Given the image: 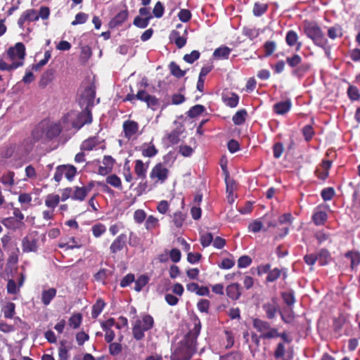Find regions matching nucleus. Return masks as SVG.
Masks as SVG:
<instances>
[{
    "instance_id": "nucleus-1",
    "label": "nucleus",
    "mask_w": 360,
    "mask_h": 360,
    "mask_svg": "<svg viewBox=\"0 0 360 360\" xmlns=\"http://www.w3.org/2000/svg\"><path fill=\"white\" fill-rule=\"evenodd\" d=\"M193 327L179 342L177 347L171 356V360H190L197 351V339L201 330V321L196 315L192 318Z\"/></svg>"
},
{
    "instance_id": "nucleus-2",
    "label": "nucleus",
    "mask_w": 360,
    "mask_h": 360,
    "mask_svg": "<svg viewBox=\"0 0 360 360\" xmlns=\"http://www.w3.org/2000/svg\"><path fill=\"white\" fill-rule=\"evenodd\" d=\"M91 110L84 109L81 112L70 110L61 117V122L68 130L70 128L80 129L85 124L92 122Z\"/></svg>"
},
{
    "instance_id": "nucleus-3",
    "label": "nucleus",
    "mask_w": 360,
    "mask_h": 360,
    "mask_svg": "<svg viewBox=\"0 0 360 360\" xmlns=\"http://www.w3.org/2000/svg\"><path fill=\"white\" fill-rule=\"evenodd\" d=\"M304 32L316 46L325 50L329 49L328 41L316 22H306L304 25Z\"/></svg>"
},
{
    "instance_id": "nucleus-4",
    "label": "nucleus",
    "mask_w": 360,
    "mask_h": 360,
    "mask_svg": "<svg viewBox=\"0 0 360 360\" xmlns=\"http://www.w3.org/2000/svg\"><path fill=\"white\" fill-rule=\"evenodd\" d=\"M169 171L162 162L157 163L151 169L149 177L154 184H164L169 177Z\"/></svg>"
},
{
    "instance_id": "nucleus-5",
    "label": "nucleus",
    "mask_w": 360,
    "mask_h": 360,
    "mask_svg": "<svg viewBox=\"0 0 360 360\" xmlns=\"http://www.w3.org/2000/svg\"><path fill=\"white\" fill-rule=\"evenodd\" d=\"M77 173V168L72 165H58L56 168L53 179L59 183L64 175L69 181H72Z\"/></svg>"
},
{
    "instance_id": "nucleus-6",
    "label": "nucleus",
    "mask_w": 360,
    "mask_h": 360,
    "mask_svg": "<svg viewBox=\"0 0 360 360\" xmlns=\"http://www.w3.org/2000/svg\"><path fill=\"white\" fill-rule=\"evenodd\" d=\"M286 63L290 68H295L292 71V74L296 76L303 75L304 72H307L310 68L308 64L301 65L302 58L298 54H294L292 56L287 57Z\"/></svg>"
},
{
    "instance_id": "nucleus-7",
    "label": "nucleus",
    "mask_w": 360,
    "mask_h": 360,
    "mask_svg": "<svg viewBox=\"0 0 360 360\" xmlns=\"http://www.w3.org/2000/svg\"><path fill=\"white\" fill-rule=\"evenodd\" d=\"M127 248V236L126 233H120L113 239L109 247V253L112 257H115L118 253Z\"/></svg>"
},
{
    "instance_id": "nucleus-8",
    "label": "nucleus",
    "mask_w": 360,
    "mask_h": 360,
    "mask_svg": "<svg viewBox=\"0 0 360 360\" xmlns=\"http://www.w3.org/2000/svg\"><path fill=\"white\" fill-rule=\"evenodd\" d=\"M252 326L262 335L263 340H271V337H269V335L276 329L271 327L269 322L258 318L252 320Z\"/></svg>"
},
{
    "instance_id": "nucleus-9",
    "label": "nucleus",
    "mask_w": 360,
    "mask_h": 360,
    "mask_svg": "<svg viewBox=\"0 0 360 360\" xmlns=\"http://www.w3.org/2000/svg\"><path fill=\"white\" fill-rule=\"evenodd\" d=\"M37 233H32L25 236L22 240V249L24 252H36L39 248Z\"/></svg>"
},
{
    "instance_id": "nucleus-10",
    "label": "nucleus",
    "mask_w": 360,
    "mask_h": 360,
    "mask_svg": "<svg viewBox=\"0 0 360 360\" xmlns=\"http://www.w3.org/2000/svg\"><path fill=\"white\" fill-rule=\"evenodd\" d=\"M96 97V86L94 84H91L90 86L85 88L80 101V105H85L84 109H88L89 110H91V108L94 105V99Z\"/></svg>"
},
{
    "instance_id": "nucleus-11",
    "label": "nucleus",
    "mask_w": 360,
    "mask_h": 360,
    "mask_svg": "<svg viewBox=\"0 0 360 360\" xmlns=\"http://www.w3.org/2000/svg\"><path fill=\"white\" fill-rule=\"evenodd\" d=\"M26 278V275L25 272L21 271L19 274V277L16 282L14 281L13 278H9L5 279L7 281L6 290L8 294L10 295H17L20 292V288L24 285L25 281Z\"/></svg>"
},
{
    "instance_id": "nucleus-12",
    "label": "nucleus",
    "mask_w": 360,
    "mask_h": 360,
    "mask_svg": "<svg viewBox=\"0 0 360 360\" xmlns=\"http://www.w3.org/2000/svg\"><path fill=\"white\" fill-rule=\"evenodd\" d=\"M136 99L145 102L148 108L156 110L159 107V100L145 90H140L136 94Z\"/></svg>"
},
{
    "instance_id": "nucleus-13",
    "label": "nucleus",
    "mask_w": 360,
    "mask_h": 360,
    "mask_svg": "<svg viewBox=\"0 0 360 360\" xmlns=\"http://www.w3.org/2000/svg\"><path fill=\"white\" fill-rule=\"evenodd\" d=\"M7 55L12 60L19 59L22 61L25 56V46L23 43L18 42L14 46L10 47L7 51Z\"/></svg>"
},
{
    "instance_id": "nucleus-14",
    "label": "nucleus",
    "mask_w": 360,
    "mask_h": 360,
    "mask_svg": "<svg viewBox=\"0 0 360 360\" xmlns=\"http://www.w3.org/2000/svg\"><path fill=\"white\" fill-rule=\"evenodd\" d=\"M46 141L58 137L63 131L60 122L45 123Z\"/></svg>"
},
{
    "instance_id": "nucleus-15",
    "label": "nucleus",
    "mask_w": 360,
    "mask_h": 360,
    "mask_svg": "<svg viewBox=\"0 0 360 360\" xmlns=\"http://www.w3.org/2000/svg\"><path fill=\"white\" fill-rule=\"evenodd\" d=\"M188 32L186 29L184 30V34L181 35L179 31L173 30L169 34V39L174 43L178 49L183 48L187 41Z\"/></svg>"
},
{
    "instance_id": "nucleus-16",
    "label": "nucleus",
    "mask_w": 360,
    "mask_h": 360,
    "mask_svg": "<svg viewBox=\"0 0 360 360\" xmlns=\"http://www.w3.org/2000/svg\"><path fill=\"white\" fill-rule=\"evenodd\" d=\"M38 20L37 11L34 8H30L25 11L18 20V25L20 27H23L26 22H32Z\"/></svg>"
},
{
    "instance_id": "nucleus-17",
    "label": "nucleus",
    "mask_w": 360,
    "mask_h": 360,
    "mask_svg": "<svg viewBox=\"0 0 360 360\" xmlns=\"http://www.w3.org/2000/svg\"><path fill=\"white\" fill-rule=\"evenodd\" d=\"M122 128L124 137L129 140L138 132L139 125L136 121L127 120L123 122Z\"/></svg>"
},
{
    "instance_id": "nucleus-18",
    "label": "nucleus",
    "mask_w": 360,
    "mask_h": 360,
    "mask_svg": "<svg viewBox=\"0 0 360 360\" xmlns=\"http://www.w3.org/2000/svg\"><path fill=\"white\" fill-rule=\"evenodd\" d=\"M262 309L265 311L268 319H274L278 310L277 298L276 297H272L270 302H267L262 305Z\"/></svg>"
},
{
    "instance_id": "nucleus-19",
    "label": "nucleus",
    "mask_w": 360,
    "mask_h": 360,
    "mask_svg": "<svg viewBox=\"0 0 360 360\" xmlns=\"http://www.w3.org/2000/svg\"><path fill=\"white\" fill-rule=\"evenodd\" d=\"M292 108V102L290 99L282 101L275 103L273 105V111L280 115H283L288 112Z\"/></svg>"
},
{
    "instance_id": "nucleus-20",
    "label": "nucleus",
    "mask_w": 360,
    "mask_h": 360,
    "mask_svg": "<svg viewBox=\"0 0 360 360\" xmlns=\"http://www.w3.org/2000/svg\"><path fill=\"white\" fill-rule=\"evenodd\" d=\"M226 292L229 298L236 301L238 300L242 295V288L238 283H233L226 287Z\"/></svg>"
},
{
    "instance_id": "nucleus-21",
    "label": "nucleus",
    "mask_w": 360,
    "mask_h": 360,
    "mask_svg": "<svg viewBox=\"0 0 360 360\" xmlns=\"http://www.w3.org/2000/svg\"><path fill=\"white\" fill-rule=\"evenodd\" d=\"M134 163V172L137 178L144 180L146 178L149 162L145 164L141 160H136Z\"/></svg>"
},
{
    "instance_id": "nucleus-22",
    "label": "nucleus",
    "mask_w": 360,
    "mask_h": 360,
    "mask_svg": "<svg viewBox=\"0 0 360 360\" xmlns=\"http://www.w3.org/2000/svg\"><path fill=\"white\" fill-rule=\"evenodd\" d=\"M128 11L123 10L120 11L109 22V27L110 29L115 28L121 25L128 18Z\"/></svg>"
},
{
    "instance_id": "nucleus-23",
    "label": "nucleus",
    "mask_w": 360,
    "mask_h": 360,
    "mask_svg": "<svg viewBox=\"0 0 360 360\" xmlns=\"http://www.w3.org/2000/svg\"><path fill=\"white\" fill-rule=\"evenodd\" d=\"M186 289L191 292H195L200 296H207L210 294V290L207 287L200 286L196 283H189L186 285Z\"/></svg>"
},
{
    "instance_id": "nucleus-24",
    "label": "nucleus",
    "mask_w": 360,
    "mask_h": 360,
    "mask_svg": "<svg viewBox=\"0 0 360 360\" xmlns=\"http://www.w3.org/2000/svg\"><path fill=\"white\" fill-rule=\"evenodd\" d=\"M281 276H283V279H285L287 277L286 272L284 271L282 269L277 267L273 269H270L266 278V283H274L277 281Z\"/></svg>"
},
{
    "instance_id": "nucleus-25",
    "label": "nucleus",
    "mask_w": 360,
    "mask_h": 360,
    "mask_svg": "<svg viewBox=\"0 0 360 360\" xmlns=\"http://www.w3.org/2000/svg\"><path fill=\"white\" fill-rule=\"evenodd\" d=\"M286 44L289 46H293L296 45V51H298L302 47V43L298 41V35L294 30H289L285 36Z\"/></svg>"
},
{
    "instance_id": "nucleus-26",
    "label": "nucleus",
    "mask_w": 360,
    "mask_h": 360,
    "mask_svg": "<svg viewBox=\"0 0 360 360\" xmlns=\"http://www.w3.org/2000/svg\"><path fill=\"white\" fill-rule=\"evenodd\" d=\"M18 266L6 264V266L3 269V266H0V277L3 279L13 278L14 274L18 272Z\"/></svg>"
},
{
    "instance_id": "nucleus-27",
    "label": "nucleus",
    "mask_w": 360,
    "mask_h": 360,
    "mask_svg": "<svg viewBox=\"0 0 360 360\" xmlns=\"http://www.w3.org/2000/svg\"><path fill=\"white\" fill-rule=\"evenodd\" d=\"M32 137L34 141L35 142H37L41 140L46 141L45 123H40L32 130Z\"/></svg>"
},
{
    "instance_id": "nucleus-28",
    "label": "nucleus",
    "mask_w": 360,
    "mask_h": 360,
    "mask_svg": "<svg viewBox=\"0 0 360 360\" xmlns=\"http://www.w3.org/2000/svg\"><path fill=\"white\" fill-rule=\"evenodd\" d=\"M319 209V207H317L312 215V221L316 226L323 225L328 219L327 213Z\"/></svg>"
},
{
    "instance_id": "nucleus-29",
    "label": "nucleus",
    "mask_w": 360,
    "mask_h": 360,
    "mask_svg": "<svg viewBox=\"0 0 360 360\" xmlns=\"http://www.w3.org/2000/svg\"><path fill=\"white\" fill-rule=\"evenodd\" d=\"M57 290L54 288L43 290L41 292V302L44 305H49L53 299L56 296Z\"/></svg>"
},
{
    "instance_id": "nucleus-30",
    "label": "nucleus",
    "mask_w": 360,
    "mask_h": 360,
    "mask_svg": "<svg viewBox=\"0 0 360 360\" xmlns=\"http://www.w3.org/2000/svg\"><path fill=\"white\" fill-rule=\"evenodd\" d=\"M286 352L287 350L284 342H278L275 347L274 356L276 359L290 360L292 356H288V358L285 356Z\"/></svg>"
},
{
    "instance_id": "nucleus-31",
    "label": "nucleus",
    "mask_w": 360,
    "mask_h": 360,
    "mask_svg": "<svg viewBox=\"0 0 360 360\" xmlns=\"http://www.w3.org/2000/svg\"><path fill=\"white\" fill-rule=\"evenodd\" d=\"M1 312L5 319H11L15 314V304L12 302H6L1 307Z\"/></svg>"
},
{
    "instance_id": "nucleus-32",
    "label": "nucleus",
    "mask_w": 360,
    "mask_h": 360,
    "mask_svg": "<svg viewBox=\"0 0 360 360\" xmlns=\"http://www.w3.org/2000/svg\"><path fill=\"white\" fill-rule=\"evenodd\" d=\"M60 198L58 194H49L45 198V205L51 210H55L56 207L58 205Z\"/></svg>"
},
{
    "instance_id": "nucleus-33",
    "label": "nucleus",
    "mask_w": 360,
    "mask_h": 360,
    "mask_svg": "<svg viewBox=\"0 0 360 360\" xmlns=\"http://www.w3.org/2000/svg\"><path fill=\"white\" fill-rule=\"evenodd\" d=\"M54 70L49 69L45 71L40 79L39 85L41 88H45L53 79Z\"/></svg>"
},
{
    "instance_id": "nucleus-34",
    "label": "nucleus",
    "mask_w": 360,
    "mask_h": 360,
    "mask_svg": "<svg viewBox=\"0 0 360 360\" xmlns=\"http://www.w3.org/2000/svg\"><path fill=\"white\" fill-rule=\"evenodd\" d=\"M158 150L153 143V141H150V143H148V145L145 143L143 145V148L141 150V155L143 157L146 158H153L155 156L158 154Z\"/></svg>"
},
{
    "instance_id": "nucleus-35",
    "label": "nucleus",
    "mask_w": 360,
    "mask_h": 360,
    "mask_svg": "<svg viewBox=\"0 0 360 360\" xmlns=\"http://www.w3.org/2000/svg\"><path fill=\"white\" fill-rule=\"evenodd\" d=\"M328 37L334 40L337 38H340L343 36L342 28L341 25L335 24L328 29Z\"/></svg>"
},
{
    "instance_id": "nucleus-36",
    "label": "nucleus",
    "mask_w": 360,
    "mask_h": 360,
    "mask_svg": "<svg viewBox=\"0 0 360 360\" xmlns=\"http://www.w3.org/2000/svg\"><path fill=\"white\" fill-rule=\"evenodd\" d=\"M222 99L224 103L230 108H235L238 105L239 102V96L236 93H231L229 96L223 95Z\"/></svg>"
},
{
    "instance_id": "nucleus-37",
    "label": "nucleus",
    "mask_w": 360,
    "mask_h": 360,
    "mask_svg": "<svg viewBox=\"0 0 360 360\" xmlns=\"http://www.w3.org/2000/svg\"><path fill=\"white\" fill-rule=\"evenodd\" d=\"M248 117V112L245 109H241L237 111L232 117V121L235 125H241L245 123Z\"/></svg>"
},
{
    "instance_id": "nucleus-38",
    "label": "nucleus",
    "mask_w": 360,
    "mask_h": 360,
    "mask_svg": "<svg viewBox=\"0 0 360 360\" xmlns=\"http://www.w3.org/2000/svg\"><path fill=\"white\" fill-rule=\"evenodd\" d=\"M145 332L146 330H143L141 327L140 319H137L132 328V335L134 338L136 340H142L145 336Z\"/></svg>"
},
{
    "instance_id": "nucleus-39",
    "label": "nucleus",
    "mask_w": 360,
    "mask_h": 360,
    "mask_svg": "<svg viewBox=\"0 0 360 360\" xmlns=\"http://www.w3.org/2000/svg\"><path fill=\"white\" fill-rule=\"evenodd\" d=\"M345 257L350 259L352 269H354L360 264V252L350 250L345 253Z\"/></svg>"
},
{
    "instance_id": "nucleus-40",
    "label": "nucleus",
    "mask_w": 360,
    "mask_h": 360,
    "mask_svg": "<svg viewBox=\"0 0 360 360\" xmlns=\"http://www.w3.org/2000/svg\"><path fill=\"white\" fill-rule=\"evenodd\" d=\"M98 144V139L96 136L89 137L84 140L81 144L80 148L82 150L90 151L94 149Z\"/></svg>"
},
{
    "instance_id": "nucleus-41",
    "label": "nucleus",
    "mask_w": 360,
    "mask_h": 360,
    "mask_svg": "<svg viewBox=\"0 0 360 360\" xmlns=\"http://www.w3.org/2000/svg\"><path fill=\"white\" fill-rule=\"evenodd\" d=\"M231 51V49L230 48L224 46L216 49L213 53V56L219 59H228Z\"/></svg>"
},
{
    "instance_id": "nucleus-42",
    "label": "nucleus",
    "mask_w": 360,
    "mask_h": 360,
    "mask_svg": "<svg viewBox=\"0 0 360 360\" xmlns=\"http://www.w3.org/2000/svg\"><path fill=\"white\" fill-rule=\"evenodd\" d=\"M86 189L82 186H75L72 190V199L75 200L83 201L87 195Z\"/></svg>"
},
{
    "instance_id": "nucleus-43",
    "label": "nucleus",
    "mask_w": 360,
    "mask_h": 360,
    "mask_svg": "<svg viewBox=\"0 0 360 360\" xmlns=\"http://www.w3.org/2000/svg\"><path fill=\"white\" fill-rule=\"evenodd\" d=\"M91 230L94 237L98 238L106 232L107 228L105 224L98 222L91 226Z\"/></svg>"
},
{
    "instance_id": "nucleus-44",
    "label": "nucleus",
    "mask_w": 360,
    "mask_h": 360,
    "mask_svg": "<svg viewBox=\"0 0 360 360\" xmlns=\"http://www.w3.org/2000/svg\"><path fill=\"white\" fill-rule=\"evenodd\" d=\"M281 297L284 303L289 307L293 306L296 301L295 292L292 290L281 292Z\"/></svg>"
},
{
    "instance_id": "nucleus-45",
    "label": "nucleus",
    "mask_w": 360,
    "mask_h": 360,
    "mask_svg": "<svg viewBox=\"0 0 360 360\" xmlns=\"http://www.w3.org/2000/svg\"><path fill=\"white\" fill-rule=\"evenodd\" d=\"M14 176H15L14 172L8 171L6 174H4L2 175L0 181L5 186L11 188V187H13V186L15 184Z\"/></svg>"
},
{
    "instance_id": "nucleus-46",
    "label": "nucleus",
    "mask_w": 360,
    "mask_h": 360,
    "mask_svg": "<svg viewBox=\"0 0 360 360\" xmlns=\"http://www.w3.org/2000/svg\"><path fill=\"white\" fill-rule=\"evenodd\" d=\"M316 255L317 261L321 266H325L328 263L330 257L329 251L326 249H321Z\"/></svg>"
},
{
    "instance_id": "nucleus-47",
    "label": "nucleus",
    "mask_w": 360,
    "mask_h": 360,
    "mask_svg": "<svg viewBox=\"0 0 360 360\" xmlns=\"http://www.w3.org/2000/svg\"><path fill=\"white\" fill-rule=\"evenodd\" d=\"M204 105L200 104L195 105L191 107L187 112V116L190 118H195L205 111Z\"/></svg>"
},
{
    "instance_id": "nucleus-48",
    "label": "nucleus",
    "mask_w": 360,
    "mask_h": 360,
    "mask_svg": "<svg viewBox=\"0 0 360 360\" xmlns=\"http://www.w3.org/2000/svg\"><path fill=\"white\" fill-rule=\"evenodd\" d=\"M106 184H110L114 188L120 190L122 189V181L120 178L116 174L108 175L105 179Z\"/></svg>"
},
{
    "instance_id": "nucleus-49",
    "label": "nucleus",
    "mask_w": 360,
    "mask_h": 360,
    "mask_svg": "<svg viewBox=\"0 0 360 360\" xmlns=\"http://www.w3.org/2000/svg\"><path fill=\"white\" fill-rule=\"evenodd\" d=\"M140 322L141 327L146 331L151 329L154 325L153 318L149 314L144 315Z\"/></svg>"
},
{
    "instance_id": "nucleus-50",
    "label": "nucleus",
    "mask_w": 360,
    "mask_h": 360,
    "mask_svg": "<svg viewBox=\"0 0 360 360\" xmlns=\"http://www.w3.org/2000/svg\"><path fill=\"white\" fill-rule=\"evenodd\" d=\"M2 224L10 229H18L22 223H20L16 219L12 217H9L5 218L2 220Z\"/></svg>"
},
{
    "instance_id": "nucleus-51",
    "label": "nucleus",
    "mask_w": 360,
    "mask_h": 360,
    "mask_svg": "<svg viewBox=\"0 0 360 360\" xmlns=\"http://www.w3.org/2000/svg\"><path fill=\"white\" fill-rule=\"evenodd\" d=\"M242 34L250 40H253L259 36V30L255 27H244L242 30Z\"/></svg>"
},
{
    "instance_id": "nucleus-52",
    "label": "nucleus",
    "mask_w": 360,
    "mask_h": 360,
    "mask_svg": "<svg viewBox=\"0 0 360 360\" xmlns=\"http://www.w3.org/2000/svg\"><path fill=\"white\" fill-rule=\"evenodd\" d=\"M169 68L171 74L176 78H181L186 74V71L182 70L175 62H171L169 65Z\"/></svg>"
},
{
    "instance_id": "nucleus-53",
    "label": "nucleus",
    "mask_w": 360,
    "mask_h": 360,
    "mask_svg": "<svg viewBox=\"0 0 360 360\" xmlns=\"http://www.w3.org/2000/svg\"><path fill=\"white\" fill-rule=\"evenodd\" d=\"M105 305V302L102 299L96 300V303L93 305L91 316L93 318H96L103 311Z\"/></svg>"
},
{
    "instance_id": "nucleus-54",
    "label": "nucleus",
    "mask_w": 360,
    "mask_h": 360,
    "mask_svg": "<svg viewBox=\"0 0 360 360\" xmlns=\"http://www.w3.org/2000/svg\"><path fill=\"white\" fill-rule=\"evenodd\" d=\"M22 61L13 62L11 64L8 65L3 60H0V70L12 71L22 66Z\"/></svg>"
},
{
    "instance_id": "nucleus-55",
    "label": "nucleus",
    "mask_w": 360,
    "mask_h": 360,
    "mask_svg": "<svg viewBox=\"0 0 360 360\" xmlns=\"http://www.w3.org/2000/svg\"><path fill=\"white\" fill-rule=\"evenodd\" d=\"M82 321V315L80 313L74 314L68 320V323L70 327L74 329L78 328Z\"/></svg>"
},
{
    "instance_id": "nucleus-56",
    "label": "nucleus",
    "mask_w": 360,
    "mask_h": 360,
    "mask_svg": "<svg viewBox=\"0 0 360 360\" xmlns=\"http://www.w3.org/2000/svg\"><path fill=\"white\" fill-rule=\"evenodd\" d=\"M268 9V4L264 3L256 2L253 7V14L255 16H261L264 14Z\"/></svg>"
},
{
    "instance_id": "nucleus-57",
    "label": "nucleus",
    "mask_w": 360,
    "mask_h": 360,
    "mask_svg": "<svg viewBox=\"0 0 360 360\" xmlns=\"http://www.w3.org/2000/svg\"><path fill=\"white\" fill-rule=\"evenodd\" d=\"M272 332L273 333L269 335V337H271V339L280 338L282 340L281 342H284V344H290L292 342V340L288 337L286 332L284 331L279 333L276 328L275 330H273Z\"/></svg>"
},
{
    "instance_id": "nucleus-58",
    "label": "nucleus",
    "mask_w": 360,
    "mask_h": 360,
    "mask_svg": "<svg viewBox=\"0 0 360 360\" xmlns=\"http://www.w3.org/2000/svg\"><path fill=\"white\" fill-rule=\"evenodd\" d=\"M302 135L304 138V140L307 142H309L315 135V131L311 124H307L303 127L302 129Z\"/></svg>"
},
{
    "instance_id": "nucleus-59",
    "label": "nucleus",
    "mask_w": 360,
    "mask_h": 360,
    "mask_svg": "<svg viewBox=\"0 0 360 360\" xmlns=\"http://www.w3.org/2000/svg\"><path fill=\"white\" fill-rule=\"evenodd\" d=\"M148 281L149 278L146 275H141L136 280L134 279V290L137 292H140L143 288L146 285Z\"/></svg>"
},
{
    "instance_id": "nucleus-60",
    "label": "nucleus",
    "mask_w": 360,
    "mask_h": 360,
    "mask_svg": "<svg viewBox=\"0 0 360 360\" xmlns=\"http://www.w3.org/2000/svg\"><path fill=\"white\" fill-rule=\"evenodd\" d=\"M186 218V214L182 212H176L174 213L173 222L176 227L181 228Z\"/></svg>"
},
{
    "instance_id": "nucleus-61",
    "label": "nucleus",
    "mask_w": 360,
    "mask_h": 360,
    "mask_svg": "<svg viewBox=\"0 0 360 360\" xmlns=\"http://www.w3.org/2000/svg\"><path fill=\"white\" fill-rule=\"evenodd\" d=\"M109 271L106 269H101L94 275L96 281L105 284V281L109 276Z\"/></svg>"
},
{
    "instance_id": "nucleus-62",
    "label": "nucleus",
    "mask_w": 360,
    "mask_h": 360,
    "mask_svg": "<svg viewBox=\"0 0 360 360\" xmlns=\"http://www.w3.org/2000/svg\"><path fill=\"white\" fill-rule=\"evenodd\" d=\"M345 317L342 314L339 315L338 317L334 318L333 321V326L334 330L339 333L345 325Z\"/></svg>"
},
{
    "instance_id": "nucleus-63",
    "label": "nucleus",
    "mask_w": 360,
    "mask_h": 360,
    "mask_svg": "<svg viewBox=\"0 0 360 360\" xmlns=\"http://www.w3.org/2000/svg\"><path fill=\"white\" fill-rule=\"evenodd\" d=\"M282 321L285 323H290L295 319V312L293 309L290 307L284 313L280 311Z\"/></svg>"
},
{
    "instance_id": "nucleus-64",
    "label": "nucleus",
    "mask_w": 360,
    "mask_h": 360,
    "mask_svg": "<svg viewBox=\"0 0 360 360\" xmlns=\"http://www.w3.org/2000/svg\"><path fill=\"white\" fill-rule=\"evenodd\" d=\"M70 349L66 347L64 341L60 342V346L58 349V356L60 360H68L69 358Z\"/></svg>"
}]
</instances>
